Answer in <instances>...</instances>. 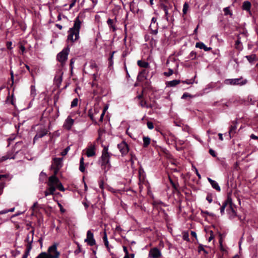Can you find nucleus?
I'll list each match as a JSON object with an SVG mask.
<instances>
[{"instance_id": "nucleus-1", "label": "nucleus", "mask_w": 258, "mask_h": 258, "mask_svg": "<svg viewBox=\"0 0 258 258\" xmlns=\"http://www.w3.org/2000/svg\"><path fill=\"white\" fill-rule=\"evenodd\" d=\"M81 23L82 22L79 17H77L75 19L73 27L70 28L68 31V41L74 42L79 38V33Z\"/></svg>"}, {"instance_id": "nucleus-45", "label": "nucleus", "mask_w": 258, "mask_h": 258, "mask_svg": "<svg viewBox=\"0 0 258 258\" xmlns=\"http://www.w3.org/2000/svg\"><path fill=\"white\" fill-rule=\"evenodd\" d=\"M148 128L150 130H152L154 128V124L153 122L151 121H148L147 123Z\"/></svg>"}, {"instance_id": "nucleus-49", "label": "nucleus", "mask_w": 258, "mask_h": 258, "mask_svg": "<svg viewBox=\"0 0 258 258\" xmlns=\"http://www.w3.org/2000/svg\"><path fill=\"white\" fill-rule=\"evenodd\" d=\"M187 97H191V95L188 93H184L181 97V99H185Z\"/></svg>"}, {"instance_id": "nucleus-43", "label": "nucleus", "mask_w": 258, "mask_h": 258, "mask_svg": "<svg viewBox=\"0 0 258 258\" xmlns=\"http://www.w3.org/2000/svg\"><path fill=\"white\" fill-rule=\"evenodd\" d=\"M173 73V71L172 69H169L168 71L167 72H164V75L166 76H170L172 75Z\"/></svg>"}, {"instance_id": "nucleus-11", "label": "nucleus", "mask_w": 258, "mask_h": 258, "mask_svg": "<svg viewBox=\"0 0 258 258\" xmlns=\"http://www.w3.org/2000/svg\"><path fill=\"white\" fill-rule=\"evenodd\" d=\"M160 256H161V252L157 247L151 248L149 251V257L150 258H158Z\"/></svg>"}, {"instance_id": "nucleus-7", "label": "nucleus", "mask_w": 258, "mask_h": 258, "mask_svg": "<svg viewBox=\"0 0 258 258\" xmlns=\"http://www.w3.org/2000/svg\"><path fill=\"white\" fill-rule=\"evenodd\" d=\"M70 51V49L68 47L64 48L60 52H59L57 55V59L62 64H63L68 58V55Z\"/></svg>"}, {"instance_id": "nucleus-3", "label": "nucleus", "mask_w": 258, "mask_h": 258, "mask_svg": "<svg viewBox=\"0 0 258 258\" xmlns=\"http://www.w3.org/2000/svg\"><path fill=\"white\" fill-rule=\"evenodd\" d=\"M59 180L57 177L55 175H52L49 177L48 185L49 186V190L50 192H48L47 190L44 192L45 196L47 197L49 195H53L54 192L55 190V187L58 183H59Z\"/></svg>"}, {"instance_id": "nucleus-36", "label": "nucleus", "mask_w": 258, "mask_h": 258, "mask_svg": "<svg viewBox=\"0 0 258 258\" xmlns=\"http://www.w3.org/2000/svg\"><path fill=\"white\" fill-rule=\"evenodd\" d=\"M139 104H140V105L142 107H145V108H146V106L147 105V101L145 100H144V99L141 100L140 101Z\"/></svg>"}, {"instance_id": "nucleus-16", "label": "nucleus", "mask_w": 258, "mask_h": 258, "mask_svg": "<svg viewBox=\"0 0 258 258\" xmlns=\"http://www.w3.org/2000/svg\"><path fill=\"white\" fill-rule=\"evenodd\" d=\"M237 128V122L236 121H233L232 122V124L230 126V130L229 131V134L230 136V138H231V136L234 135L236 133V130Z\"/></svg>"}, {"instance_id": "nucleus-25", "label": "nucleus", "mask_w": 258, "mask_h": 258, "mask_svg": "<svg viewBox=\"0 0 258 258\" xmlns=\"http://www.w3.org/2000/svg\"><path fill=\"white\" fill-rule=\"evenodd\" d=\"M137 63L139 66L144 68H147L149 66V64L148 62L141 60H138Z\"/></svg>"}, {"instance_id": "nucleus-47", "label": "nucleus", "mask_w": 258, "mask_h": 258, "mask_svg": "<svg viewBox=\"0 0 258 258\" xmlns=\"http://www.w3.org/2000/svg\"><path fill=\"white\" fill-rule=\"evenodd\" d=\"M157 21V19L155 17L152 18L151 20V24L150 26V28L151 30H152V27L153 24H155Z\"/></svg>"}, {"instance_id": "nucleus-6", "label": "nucleus", "mask_w": 258, "mask_h": 258, "mask_svg": "<svg viewBox=\"0 0 258 258\" xmlns=\"http://www.w3.org/2000/svg\"><path fill=\"white\" fill-rule=\"evenodd\" d=\"M234 207H235V205L232 203L231 198L230 196H228L227 199L224 201L220 208L221 215H223L224 214V210L225 209L227 212H228Z\"/></svg>"}, {"instance_id": "nucleus-2", "label": "nucleus", "mask_w": 258, "mask_h": 258, "mask_svg": "<svg viewBox=\"0 0 258 258\" xmlns=\"http://www.w3.org/2000/svg\"><path fill=\"white\" fill-rule=\"evenodd\" d=\"M56 243L48 247L47 252H42L40 253L36 258H59L60 253L57 250Z\"/></svg>"}, {"instance_id": "nucleus-50", "label": "nucleus", "mask_w": 258, "mask_h": 258, "mask_svg": "<svg viewBox=\"0 0 258 258\" xmlns=\"http://www.w3.org/2000/svg\"><path fill=\"white\" fill-rule=\"evenodd\" d=\"M105 110L106 109H104L102 112V113H101V115H100V119H99V121H103V117H104V115L105 114Z\"/></svg>"}, {"instance_id": "nucleus-9", "label": "nucleus", "mask_w": 258, "mask_h": 258, "mask_svg": "<svg viewBox=\"0 0 258 258\" xmlns=\"http://www.w3.org/2000/svg\"><path fill=\"white\" fill-rule=\"evenodd\" d=\"M117 147L122 156L126 155L129 151V147L124 141L121 142L117 145Z\"/></svg>"}, {"instance_id": "nucleus-62", "label": "nucleus", "mask_w": 258, "mask_h": 258, "mask_svg": "<svg viewBox=\"0 0 258 258\" xmlns=\"http://www.w3.org/2000/svg\"><path fill=\"white\" fill-rule=\"evenodd\" d=\"M123 251L125 252V254H128V252L127 249L126 247L123 246Z\"/></svg>"}, {"instance_id": "nucleus-48", "label": "nucleus", "mask_w": 258, "mask_h": 258, "mask_svg": "<svg viewBox=\"0 0 258 258\" xmlns=\"http://www.w3.org/2000/svg\"><path fill=\"white\" fill-rule=\"evenodd\" d=\"M183 239L184 240L189 241V239L188 238V234L187 233H185L183 234Z\"/></svg>"}, {"instance_id": "nucleus-20", "label": "nucleus", "mask_w": 258, "mask_h": 258, "mask_svg": "<svg viewBox=\"0 0 258 258\" xmlns=\"http://www.w3.org/2000/svg\"><path fill=\"white\" fill-rule=\"evenodd\" d=\"M180 82V80H174L171 81H168L166 82V86L167 87H172L176 86L179 84Z\"/></svg>"}, {"instance_id": "nucleus-28", "label": "nucleus", "mask_w": 258, "mask_h": 258, "mask_svg": "<svg viewBox=\"0 0 258 258\" xmlns=\"http://www.w3.org/2000/svg\"><path fill=\"white\" fill-rule=\"evenodd\" d=\"M234 208L235 207H234L227 212L230 218H234L236 216V213L235 212Z\"/></svg>"}, {"instance_id": "nucleus-58", "label": "nucleus", "mask_w": 258, "mask_h": 258, "mask_svg": "<svg viewBox=\"0 0 258 258\" xmlns=\"http://www.w3.org/2000/svg\"><path fill=\"white\" fill-rule=\"evenodd\" d=\"M38 205V203L36 202H35L32 207V209L34 211L35 210V208Z\"/></svg>"}, {"instance_id": "nucleus-41", "label": "nucleus", "mask_w": 258, "mask_h": 258, "mask_svg": "<svg viewBox=\"0 0 258 258\" xmlns=\"http://www.w3.org/2000/svg\"><path fill=\"white\" fill-rule=\"evenodd\" d=\"M56 186L57 187V188L60 191H64L65 189L63 187V186H62V184L61 182H59V183H58Z\"/></svg>"}, {"instance_id": "nucleus-17", "label": "nucleus", "mask_w": 258, "mask_h": 258, "mask_svg": "<svg viewBox=\"0 0 258 258\" xmlns=\"http://www.w3.org/2000/svg\"><path fill=\"white\" fill-rule=\"evenodd\" d=\"M208 180L211 184L212 187L218 191L221 190V188L218 183L215 180L212 179L210 178H208Z\"/></svg>"}, {"instance_id": "nucleus-26", "label": "nucleus", "mask_w": 258, "mask_h": 258, "mask_svg": "<svg viewBox=\"0 0 258 258\" xmlns=\"http://www.w3.org/2000/svg\"><path fill=\"white\" fill-rule=\"evenodd\" d=\"M79 170L82 172H84L85 170V167L84 166V158L81 157L80 161V167H79Z\"/></svg>"}, {"instance_id": "nucleus-24", "label": "nucleus", "mask_w": 258, "mask_h": 258, "mask_svg": "<svg viewBox=\"0 0 258 258\" xmlns=\"http://www.w3.org/2000/svg\"><path fill=\"white\" fill-rule=\"evenodd\" d=\"M143 147L146 148L150 144L151 139L148 137H144L143 139Z\"/></svg>"}, {"instance_id": "nucleus-38", "label": "nucleus", "mask_w": 258, "mask_h": 258, "mask_svg": "<svg viewBox=\"0 0 258 258\" xmlns=\"http://www.w3.org/2000/svg\"><path fill=\"white\" fill-rule=\"evenodd\" d=\"M78 102V100L77 98L74 99L72 102H71V107H74L77 106Z\"/></svg>"}, {"instance_id": "nucleus-33", "label": "nucleus", "mask_w": 258, "mask_h": 258, "mask_svg": "<svg viewBox=\"0 0 258 258\" xmlns=\"http://www.w3.org/2000/svg\"><path fill=\"white\" fill-rule=\"evenodd\" d=\"M223 11L225 15H230L231 16L232 15V13L230 12L229 7L224 8Z\"/></svg>"}, {"instance_id": "nucleus-23", "label": "nucleus", "mask_w": 258, "mask_h": 258, "mask_svg": "<svg viewBox=\"0 0 258 258\" xmlns=\"http://www.w3.org/2000/svg\"><path fill=\"white\" fill-rule=\"evenodd\" d=\"M32 246H31V243H29L28 245L26 246V249L24 254L23 255L22 258H27L28 255H29V252L32 249Z\"/></svg>"}, {"instance_id": "nucleus-5", "label": "nucleus", "mask_w": 258, "mask_h": 258, "mask_svg": "<svg viewBox=\"0 0 258 258\" xmlns=\"http://www.w3.org/2000/svg\"><path fill=\"white\" fill-rule=\"evenodd\" d=\"M22 143L21 142H18L16 143L13 148V152H15V154L13 155L12 153H8L6 155L3 156L0 159V162H3L8 159H15L16 155L18 153L20 150L19 147L22 145Z\"/></svg>"}, {"instance_id": "nucleus-35", "label": "nucleus", "mask_w": 258, "mask_h": 258, "mask_svg": "<svg viewBox=\"0 0 258 258\" xmlns=\"http://www.w3.org/2000/svg\"><path fill=\"white\" fill-rule=\"evenodd\" d=\"M201 251H204V252L206 254L208 253L207 251L204 248V245L200 244L198 247V251L199 252H200Z\"/></svg>"}, {"instance_id": "nucleus-12", "label": "nucleus", "mask_w": 258, "mask_h": 258, "mask_svg": "<svg viewBox=\"0 0 258 258\" xmlns=\"http://www.w3.org/2000/svg\"><path fill=\"white\" fill-rule=\"evenodd\" d=\"M48 132V131L44 128H41L40 130H38L36 135L34 138V142L39 138L43 137L47 134Z\"/></svg>"}, {"instance_id": "nucleus-42", "label": "nucleus", "mask_w": 258, "mask_h": 258, "mask_svg": "<svg viewBox=\"0 0 258 258\" xmlns=\"http://www.w3.org/2000/svg\"><path fill=\"white\" fill-rule=\"evenodd\" d=\"M114 52H115L114 51L112 52L109 58V62L110 66H112L113 64V54H114Z\"/></svg>"}, {"instance_id": "nucleus-39", "label": "nucleus", "mask_w": 258, "mask_h": 258, "mask_svg": "<svg viewBox=\"0 0 258 258\" xmlns=\"http://www.w3.org/2000/svg\"><path fill=\"white\" fill-rule=\"evenodd\" d=\"M70 150V146L67 147L62 152H61V155L65 156Z\"/></svg>"}, {"instance_id": "nucleus-34", "label": "nucleus", "mask_w": 258, "mask_h": 258, "mask_svg": "<svg viewBox=\"0 0 258 258\" xmlns=\"http://www.w3.org/2000/svg\"><path fill=\"white\" fill-rule=\"evenodd\" d=\"M147 108L155 109L157 108L156 106V102L154 101L153 103L148 104L146 106Z\"/></svg>"}, {"instance_id": "nucleus-10", "label": "nucleus", "mask_w": 258, "mask_h": 258, "mask_svg": "<svg viewBox=\"0 0 258 258\" xmlns=\"http://www.w3.org/2000/svg\"><path fill=\"white\" fill-rule=\"evenodd\" d=\"M85 242H87L90 246H93L95 244L96 242L94 238L93 233L91 230L87 231V238L85 239Z\"/></svg>"}, {"instance_id": "nucleus-53", "label": "nucleus", "mask_w": 258, "mask_h": 258, "mask_svg": "<svg viewBox=\"0 0 258 258\" xmlns=\"http://www.w3.org/2000/svg\"><path fill=\"white\" fill-rule=\"evenodd\" d=\"M12 45V42L11 41H9L7 43V48L9 49H12V47H11Z\"/></svg>"}, {"instance_id": "nucleus-4", "label": "nucleus", "mask_w": 258, "mask_h": 258, "mask_svg": "<svg viewBox=\"0 0 258 258\" xmlns=\"http://www.w3.org/2000/svg\"><path fill=\"white\" fill-rule=\"evenodd\" d=\"M110 155H102L100 159V162L101 168L104 170L105 172H107L111 167L110 163Z\"/></svg>"}, {"instance_id": "nucleus-56", "label": "nucleus", "mask_w": 258, "mask_h": 258, "mask_svg": "<svg viewBox=\"0 0 258 258\" xmlns=\"http://www.w3.org/2000/svg\"><path fill=\"white\" fill-rule=\"evenodd\" d=\"M20 50H21L22 53H24V51H25V47H24L23 45H20Z\"/></svg>"}, {"instance_id": "nucleus-63", "label": "nucleus", "mask_w": 258, "mask_h": 258, "mask_svg": "<svg viewBox=\"0 0 258 258\" xmlns=\"http://www.w3.org/2000/svg\"><path fill=\"white\" fill-rule=\"evenodd\" d=\"M143 94H140L139 95H138V96H137V98L139 99V100H142L143 99Z\"/></svg>"}, {"instance_id": "nucleus-40", "label": "nucleus", "mask_w": 258, "mask_h": 258, "mask_svg": "<svg viewBox=\"0 0 258 258\" xmlns=\"http://www.w3.org/2000/svg\"><path fill=\"white\" fill-rule=\"evenodd\" d=\"M196 52L194 51H192L189 55V58H191V59H194L196 58Z\"/></svg>"}, {"instance_id": "nucleus-22", "label": "nucleus", "mask_w": 258, "mask_h": 258, "mask_svg": "<svg viewBox=\"0 0 258 258\" xmlns=\"http://www.w3.org/2000/svg\"><path fill=\"white\" fill-rule=\"evenodd\" d=\"M107 24L110 29H112L113 31L116 30L115 27L114 25V20L111 19H108L107 21Z\"/></svg>"}, {"instance_id": "nucleus-55", "label": "nucleus", "mask_w": 258, "mask_h": 258, "mask_svg": "<svg viewBox=\"0 0 258 258\" xmlns=\"http://www.w3.org/2000/svg\"><path fill=\"white\" fill-rule=\"evenodd\" d=\"M193 82L194 81L192 80H186V81H182V83H186L187 84H191L193 83Z\"/></svg>"}, {"instance_id": "nucleus-64", "label": "nucleus", "mask_w": 258, "mask_h": 258, "mask_svg": "<svg viewBox=\"0 0 258 258\" xmlns=\"http://www.w3.org/2000/svg\"><path fill=\"white\" fill-rule=\"evenodd\" d=\"M191 235L193 237H195L196 238L197 237V234H196V233L195 231H191Z\"/></svg>"}, {"instance_id": "nucleus-61", "label": "nucleus", "mask_w": 258, "mask_h": 258, "mask_svg": "<svg viewBox=\"0 0 258 258\" xmlns=\"http://www.w3.org/2000/svg\"><path fill=\"white\" fill-rule=\"evenodd\" d=\"M218 136H219V140H220L221 141L223 140V135L222 134H221V133L218 134Z\"/></svg>"}, {"instance_id": "nucleus-32", "label": "nucleus", "mask_w": 258, "mask_h": 258, "mask_svg": "<svg viewBox=\"0 0 258 258\" xmlns=\"http://www.w3.org/2000/svg\"><path fill=\"white\" fill-rule=\"evenodd\" d=\"M108 147L104 146V148L102 150V155H111V154L108 152Z\"/></svg>"}, {"instance_id": "nucleus-19", "label": "nucleus", "mask_w": 258, "mask_h": 258, "mask_svg": "<svg viewBox=\"0 0 258 258\" xmlns=\"http://www.w3.org/2000/svg\"><path fill=\"white\" fill-rule=\"evenodd\" d=\"M251 6V3L249 2L245 1L242 4V9L243 10L250 12Z\"/></svg>"}, {"instance_id": "nucleus-44", "label": "nucleus", "mask_w": 258, "mask_h": 258, "mask_svg": "<svg viewBox=\"0 0 258 258\" xmlns=\"http://www.w3.org/2000/svg\"><path fill=\"white\" fill-rule=\"evenodd\" d=\"M163 10L165 12V15L166 16V20L167 21H168V9H167V6H163Z\"/></svg>"}, {"instance_id": "nucleus-31", "label": "nucleus", "mask_w": 258, "mask_h": 258, "mask_svg": "<svg viewBox=\"0 0 258 258\" xmlns=\"http://www.w3.org/2000/svg\"><path fill=\"white\" fill-rule=\"evenodd\" d=\"M31 96L34 98L35 96L36 95V90L35 88V86L31 85V92H30Z\"/></svg>"}, {"instance_id": "nucleus-21", "label": "nucleus", "mask_w": 258, "mask_h": 258, "mask_svg": "<svg viewBox=\"0 0 258 258\" xmlns=\"http://www.w3.org/2000/svg\"><path fill=\"white\" fill-rule=\"evenodd\" d=\"M62 73L60 72L57 74L54 78V81L57 85H59L61 84L62 81Z\"/></svg>"}, {"instance_id": "nucleus-14", "label": "nucleus", "mask_w": 258, "mask_h": 258, "mask_svg": "<svg viewBox=\"0 0 258 258\" xmlns=\"http://www.w3.org/2000/svg\"><path fill=\"white\" fill-rule=\"evenodd\" d=\"M74 122V120L68 117L63 124V127L68 130H71Z\"/></svg>"}, {"instance_id": "nucleus-54", "label": "nucleus", "mask_w": 258, "mask_h": 258, "mask_svg": "<svg viewBox=\"0 0 258 258\" xmlns=\"http://www.w3.org/2000/svg\"><path fill=\"white\" fill-rule=\"evenodd\" d=\"M52 168L54 169V175L56 176V175L57 174L58 171L59 170L60 168H55V167H51Z\"/></svg>"}, {"instance_id": "nucleus-51", "label": "nucleus", "mask_w": 258, "mask_h": 258, "mask_svg": "<svg viewBox=\"0 0 258 258\" xmlns=\"http://www.w3.org/2000/svg\"><path fill=\"white\" fill-rule=\"evenodd\" d=\"M209 153L211 155H212L214 157H215L216 156V154L215 152L212 149H210Z\"/></svg>"}, {"instance_id": "nucleus-13", "label": "nucleus", "mask_w": 258, "mask_h": 258, "mask_svg": "<svg viewBox=\"0 0 258 258\" xmlns=\"http://www.w3.org/2000/svg\"><path fill=\"white\" fill-rule=\"evenodd\" d=\"M62 158H54L53 159V163L51 167L61 168L62 166Z\"/></svg>"}, {"instance_id": "nucleus-18", "label": "nucleus", "mask_w": 258, "mask_h": 258, "mask_svg": "<svg viewBox=\"0 0 258 258\" xmlns=\"http://www.w3.org/2000/svg\"><path fill=\"white\" fill-rule=\"evenodd\" d=\"M196 47L200 49H203L205 51H208L212 49L211 47H208L205 45L203 42H197L196 44Z\"/></svg>"}, {"instance_id": "nucleus-60", "label": "nucleus", "mask_w": 258, "mask_h": 258, "mask_svg": "<svg viewBox=\"0 0 258 258\" xmlns=\"http://www.w3.org/2000/svg\"><path fill=\"white\" fill-rule=\"evenodd\" d=\"M89 111H90V110ZM89 116L92 121L94 120V117H93V115L92 114H91L90 112H89Z\"/></svg>"}, {"instance_id": "nucleus-57", "label": "nucleus", "mask_w": 258, "mask_h": 258, "mask_svg": "<svg viewBox=\"0 0 258 258\" xmlns=\"http://www.w3.org/2000/svg\"><path fill=\"white\" fill-rule=\"evenodd\" d=\"M76 2V0H73V1L72 2V3L70 5V9H71L75 6Z\"/></svg>"}, {"instance_id": "nucleus-59", "label": "nucleus", "mask_w": 258, "mask_h": 258, "mask_svg": "<svg viewBox=\"0 0 258 258\" xmlns=\"http://www.w3.org/2000/svg\"><path fill=\"white\" fill-rule=\"evenodd\" d=\"M250 138L251 139H254V140H258V137L257 136H255L253 134H251L250 135Z\"/></svg>"}, {"instance_id": "nucleus-52", "label": "nucleus", "mask_w": 258, "mask_h": 258, "mask_svg": "<svg viewBox=\"0 0 258 258\" xmlns=\"http://www.w3.org/2000/svg\"><path fill=\"white\" fill-rule=\"evenodd\" d=\"M201 213L202 214H206V215H208L209 216H214V214L213 213H209V212H208L207 211H204L203 210L201 211Z\"/></svg>"}, {"instance_id": "nucleus-37", "label": "nucleus", "mask_w": 258, "mask_h": 258, "mask_svg": "<svg viewBox=\"0 0 258 258\" xmlns=\"http://www.w3.org/2000/svg\"><path fill=\"white\" fill-rule=\"evenodd\" d=\"M188 9V5L186 3H185L183 5L182 12L183 14H186L187 13V11Z\"/></svg>"}, {"instance_id": "nucleus-15", "label": "nucleus", "mask_w": 258, "mask_h": 258, "mask_svg": "<svg viewBox=\"0 0 258 258\" xmlns=\"http://www.w3.org/2000/svg\"><path fill=\"white\" fill-rule=\"evenodd\" d=\"M95 147L94 145H91L89 146L86 151V155L87 157H90L94 156L95 155Z\"/></svg>"}, {"instance_id": "nucleus-27", "label": "nucleus", "mask_w": 258, "mask_h": 258, "mask_svg": "<svg viewBox=\"0 0 258 258\" xmlns=\"http://www.w3.org/2000/svg\"><path fill=\"white\" fill-rule=\"evenodd\" d=\"M30 232L31 233L32 239L31 240H29V235L28 234L27 236L26 240H25V241L27 242L26 246L28 245L29 244V243H31V246H32L34 231V230H32Z\"/></svg>"}, {"instance_id": "nucleus-29", "label": "nucleus", "mask_w": 258, "mask_h": 258, "mask_svg": "<svg viewBox=\"0 0 258 258\" xmlns=\"http://www.w3.org/2000/svg\"><path fill=\"white\" fill-rule=\"evenodd\" d=\"M103 240L104 243V244L106 248L108 249L109 248V242L107 239V236L106 232H104V236L103 237Z\"/></svg>"}, {"instance_id": "nucleus-30", "label": "nucleus", "mask_w": 258, "mask_h": 258, "mask_svg": "<svg viewBox=\"0 0 258 258\" xmlns=\"http://www.w3.org/2000/svg\"><path fill=\"white\" fill-rule=\"evenodd\" d=\"M245 57L250 63H252L254 60H255L256 58V55L251 54L250 55H246L245 56Z\"/></svg>"}, {"instance_id": "nucleus-8", "label": "nucleus", "mask_w": 258, "mask_h": 258, "mask_svg": "<svg viewBox=\"0 0 258 258\" xmlns=\"http://www.w3.org/2000/svg\"><path fill=\"white\" fill-rule=\"evenodd\" d=\"M225 83L227 84L236 85H243L247 83L246 80H243L242 78H237V79H227L225 80Z\"/></svg>"}, {"instance_id": "nucleus-46", "label": "nucleus", "mask_w": 258, "mask_h": 258, "mask_svg": "<svg viewBox=\"0 0 258 258\" xmlns=\"http://www.w3.org/2000/svg\"><path fill=\"white\" fill-rule=\"evenodd\" d=\"M206 200L209 203H211L213 201L212 196L211 194H208L206 197Z\"/></svg>"}]
</instances>
